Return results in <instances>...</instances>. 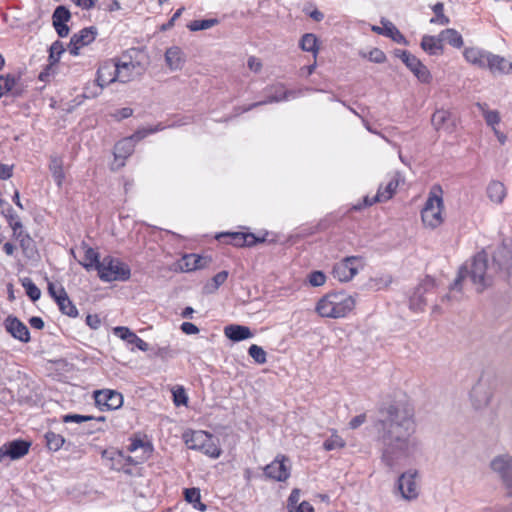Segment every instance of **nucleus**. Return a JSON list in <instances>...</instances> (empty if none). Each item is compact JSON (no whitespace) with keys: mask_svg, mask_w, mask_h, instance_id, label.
Listing matches in <instances>:
<instances>
[{"mask_svg":"<svg viewBox=\"0 0 512 512\" xmlns=\"http://www.w3.org/2000/svg\"><path fill=\"white\" fill-rule=\"evenodd\" d=\"M307 281L313 287H320L325 284L326 275L321 270H314L307 275Z\"/></svg>","mask_w":512,"mask_h":512,"instance_id":"nucleus-45","label":"nucleus"},{"mask_svg":"<svg viewBox=\"0 0 512 512\" xmlns=\"http://www.w3.org/2000/svg\"><path fill=\"white\" fill-rule=\"evenodd\" d=\"M113 333L122 340L132 343L133 338L136 336L128 327L118 326L113 329Z\"/></svg>","mask_w":512,"mask_h":512,"instance_id":"nucleus-47","label":"nucleus"},{"mask_svg":"<svg viewBox=\"0 0 512 512\" xmlns=\"http://www.w3.org/2000/svg\"><path fill=\"white\" fill-rule=\"evenodd\" d=\"M418 475L417 470H408L402 473L397 481L398 489L402 497L406 500H412L418 497V489L415 478Z\"/></svg>","mask_w":512,"mask_h":512,"instance_id":"nucleus-12","label":"nucleus"},{"mask_svg":"<svg viewBox=\"0 0 512 512\" xmlns=\"http://www.w3.org/2000/svg\"><path fill=\"white\" fill-rule=\"evenodd\" d=\"M161 125H157L154 128H142L136 131L130 138H125L119 141L114 147V157L117 161L121 160L118 163L117 167H122L124 165V160L127 159L134 151V143L133 141H140L151 133L162 130Z\"/></svg>","mask_w":512,"mask_h":512,"instance_id":"nucleus-8","label":"nucleus"},{"mask_svg":"<svg viewBox=\"0 0 512 512\" xmlns=\"http://www.w3.org/2000/svg\"><path fill=\"white\" fill-rule=\"evenodd\" d=\"M22 285L26 289L27 295L31 298V300L36 301L41 296L40 289L32 282L30 278L22 279Z\"/></svg>","mask_w":512,"mask_h":512,"instance_id":"nucleus-44","label":"nucleus"},{"mask_svg":"<svg viewBox=\"0 0 512 512\" xmlns=\"http://www.w3.org/2000/svg\"><path fill=\"white\" fill-rule=\"evenodd\" d=\"M183 439L189 449L199 450L213 458L220 456L218 440L205 431H187L183 434Z\"/></svg>","mask_w":512,"mask_h":512,"instance_id":"nucleus-5","label":"nucleus"},{"mask_svg":"<svg viewBox=\"0 0 512 512\" xmlns=\"http://www.w3.org/2000/svg\"><path fill=\"white\" fill-rule=\"evenodd\" d=\"M398 180L396 178L391 179L388 184L383 189L382 186L378 188L376 195L374 196V201H387L392 198L395 193L396 188L398 187Z\"/></svg>","mask_w":512,"mask_h":512,"instance_id":"nucleus-37","label":"nucleus"},{"mask_svg":"<svg viewBox=\"0 0 512 512\" xmlns=\"http://www.w3.org/2000/svg\"><path fill=\"white\" fill-rule=\"evenodd\" d=\"M60 295L62 296H59L58 301L56 302L59 306L60 311L69 317H76L78 315V310L76 309L72 301L69 299L64 289L60 290Z\"/></svg>","mask_w":512,"mask_h":512,"instance_id":"nucleus-35","label":"nucleus"},{"mask_svg":"<svg viewBox=\"0 0 512 512\" xmlns=\"http://www.w3.org/2000/svg\"><path fill=\"white\" fill-rule=\"evenodd\" d=\"M228 277V273L226 271H221L216 274L212 281L214 283V288L217 289L220 285H222Z\"/></svg>","mask_w":512,"mask_h":512,"instance_id":"nucleus-62","label":"nucleus"},{"mask_svg":"<svg viewBox=\"0 0 512 512\" xmlns=\"http://www.w3.org/2000/svg\"><path fill=\"white\" fill-rule=\"evenodd\" d=\"M172 393H173V400H174V403L176 406L187 404L188 398H187L184 388L177 387V388L173 389Z\"/></svg>","mask_w":512,"mask_h":512,"instance_id":"nucleus-48","label":"nucleus"},{"mask_svg":"<svg viewBox=\"0 0 512 512\" xmlns=\"http://www.w3.org/2000/svg\"><path fill=\"white\" fill-rule=\"evenodd\" d=\"M181 330L185 334H188V335H193V334H198L199 333V328L196 325H194L193 323H190V322H184L181 325Z\"/></svg>","mask_w":512,"mask_h":512,"instance_id":"nucleus-60","label":"nucleus"},{"mask_svg":"<svg viewBox=\"0 0 512 512\" xmlns=\"http://www.w3.org/2000/svg\"><path fill=\"white\" fill-rule=\"evenodd\" d=\"M102 457L110 458L111 460H117L118 462H121L124 459V454L120 451L109 452L107 450H104L102 452Z\"/></svg>","mask_w":512,"mask_h":512,"instance_id":"nucleus-61","label":"nucleus"},{"mask_svg":"<svg viewBox=\"0 0 512 512\" xmlns=\"http://www.w3.org/2000/svg\"><path fill=\"white\" fill-rule=\"evenodd\" d=\"M30 443L24 440H14L1 447V453L11 459H18L26 455L29 451Z\"/></svg>","mask_w":512,"mask_h":512,"instance_id":"nucleus-25","label":"nucleus"},{"mask_svg":"<svg viewBox=\"0 0 512 512\" xmlns=\"http://www.w3.org/2000/svg\"><path fill=\"white\" fill-rule=\"evenodd\" d=\"M94 399L101 410H116L123 405L122 394L114 390H97L94 392Z\"/></svg>","mask_w":512,"mask_h":512,"instance_id":"nucleus-11","label":"nucleus"},{"mask_svg":"<svg viewBox=\"0 0 512 512\" xmlns=\"http://www.w3.org/2000/svg\"><path fill=\"white\" fill-rule=\"evenodd\" d=\"M493 261L508 279H512V239L502 242L493 255Z\"/></svg>","mask_w":512,"mask_h":512,"instance_id":"nucleus-9","label":"nucleus"},{"mask_svg":"<svg viewBox=\"0 0 512 512\" xmlns=\"http://www.w3.org/2000/svg\"><path fill=\"white\" fill-rule=\"evenodd\" d=\"M490 54L491 52L477 47L466 48L463 52L464 58L467 62L482 69L487 67V59L490 57Z\"/></svg>","mask_w":512,"mask_h":512,"instance_id":"nucleus-24","label":"nucleus"},{"mask_svg":"<svg viewBox=\"0 0 512 512\" xmlns=\"http://www.w3.org/2000/svg\"><path fill=\"white\" fill-rule=\"evenodd\" d=\"M14 85H15L14 78H12L10 76H7V77L0 76V90H4V91L8 92V91L12 90Z\"/></svg>","mask_w":512,"mask_h":512,"instance_id":"nucleus-56","label":"nucleus"},{"mask_svg":"<svg viewBox=\"0 0 512 512\" xmlns=\"http://www.w3.org/2000/svg\"><path fill=\"white\" fill-rule=\"evenodd\" d=\"M431 123L437 131L452 133L456 128V118L445 109L436 110L432 115Z\"/></svg>","mask_w":512,"mask_h":512,"instance_id":"nucleus-16","label":"nucleus"},{"mask_svg":"<svg viewBox=\"0 0 512 512\" xmlns=\"http://www.w3.org/2000/svg\"><path fill=\"white\" fill-rule=\"evenodd\" d=\"M487 60L488 65L486 68H488L492 73H512V63L508 62L504 57L491 53Z\"/></svg>","mask_w":512,"mask_h":512,"instance_id":"nucleus-29","label":"nucleus"},{"mask_svg":"<svg viewBox=\"0 0 512 512\" xmlns=\"http://www.w3.org/2000/svg\"><path fill=\"white\" fill-rule=\"evenodd\" d=\"M368 58L371 62L380 64L385 62L386 55L382 50L374 48L369 52Z\"/></svg>","mask_w":512,"mask_h":512,"instance_id":"nucleus-53","label":"nucleus"},{"mask_svg":"<svg viewBox=\"0 0 512 512\" xmlns=\"http://www.w3.org/2000/svg\"><path fill=\"white\" fill-rule=\"evenodd\" d=\"M143 58L144 54L137 49H131L116 58L120 83H128L143 75L147 68Z\"/></svg>","mask_w":512,"mask_h":512,"instance_id":"nucleus-4","label":"nucleus"},{"mask_svg":"<svg viewBox=\"0 0 512 512\" xmlns=\"http://www.w3.org/2000/svg\"><path fill=\"white\" fill-rule=\"evenodd\" d=\"M296 93L292 90H283L279 89L275 92V94L269 96L268 102H281L284 100H288L290 97H295ZM267 103L266 100L258 101V106Z\"/></svg>","mask_w":512,"mask_h":512,"instance_id":"nucleus-43","label":"nucleus"},{"mask_svg":"<svg viewBox=\"0 0 512 512\" xmlns=\"http://www.w3.org/2000/svg\"><path fill=\"white\" fill-rule=\"evenodd\" d=\"M47 446L50 450L57 451L59 450L65 440L61 435L55 434L53 432H49L46 434Z\"/></svg>","mask_w":512,"mask_h":512,"instance_id":"nucleus-46","label":"nucleus"},{"mask_svg":"<svg viewBox=\"0 0 512 512\" xmlns=\"http://www.w3.org/2000/svg\"><path fill=\"white\" fill-rule=\"evenodd\" d=\"M484 119L488 126L494 128V126L500 122L499 112L496 110L486 111L484 113Z\"/></svg>","mask_w":512,"mask_h":512,"instance_id":"nucleus-52","label":"nucleus"},{"mask_svg":"<svg viewBox=\"0 0 512 512\" xmlns=\"http://www.w3.org/2000/svg\"><path fill=\"white\" fill-rule=\"evenodd\" d=\"M86 323L92 329H97L100 326V319L97 315H88L86 317Z\"/></svg>","mask_w":512,"mask_h":512,"instance_id":"nucleus-63","label":"nucleus"},{"mask_svg":"<svg viewBox=\"0 0 512 512\" xmlns=\"http://www.w3.org/2000/svg\"><path fill=\"white\" fill-rule=\"evenodd\" d=\"M487 270L488 256L484 251L479 252L472 258L470 265L464 264L459 268L457 277L450 288L461 290L462 281L469 277L477 293H482L493 284V278Z\"/></svg>","mask_w":512,"mask_h":512,"instance_id":"nucleus-2","label":"nucleus"},{"mask_svg":"<svg viewBox=\"0 0 512 512\" xmlns=\"http://www.w3.org/2000/svg\"><path fill=\"white\" fill-rule=\"evenodd\" d=\"M440 37L442 41H447L449 45L455 48H460L463 46V38L461 34L452 28L445 29L440 32Z\"/></svg>","mask_w":512,"mask_h":512,"instance_id":"nucleus-38","label":"nucleus"},{"mask_svg":"<svg viewBox=\"0 0 512 512\" xmlns=\"http://www.w3.org/2000/svg\"><path fill=\"white\" fill-rule=\"evenodd\" d=\"M64 52V46L60 41H56L50 47V59L53 62H57L59 60L60 55Z\"/></svg>","mask_w":512,"mask_h":512,"instance_id":"nucleus-51","label":"nucleus"},{"mask_svg":"<svg viewBox=\"0 0 512 512\" xmlns=\"http://www.w3.org/2000/svg\"><path fill=\"white\" fill-rule=\"evenodd\" d=\"M288 458L282 456L281 459L277 457L273 462L264 467V476L274 481H285L290 476V469L286 465Z\"/></svg>","mask_w":512,"mask_h":512,"instance_id":"nucleus-15","label":"nucleus"},{"mask_svg":"<svg viewBox=\"0 0 512 512\" xmlns=\"http://www.w3.org/2000/svg\"><path fill=\"white\" fill-rule=\"evenodd\" d=\"M489 468L506 489V495L512 498V456L509 453L494 456L489 463Z\"/></svg>","mask_w":512,"mask_h":512,"instance_id":"nucleus-7","label":"nucleus"},{"mask_svg":"<svg viewBox=\"0 0 512 512\" xmlns=\"http://www.w3.org/2000/svg\"><path fill=\"white\" fill-rule=\"evenodd\" d=\"M355 307V300L344 291H334L325 294L316 304V312L321 317L343 318Z\"/></svg>","mask_w":512,"mask_h":512,"instance_id":"nucleus-3","label":"nucleus"},{"mask_svg":"<svg viewBox=\"0 0 512 512\" xmlns=\"http://www.w3.org/2000/svg\"><path fill=\"white\" fill-rule=\"evenodd\" d=\"M278 241V234L269 231H258V245L261 243L273 244Z\"/></svg>","mask_w":512,"mask_h":512,"instance_id":"nucleus-49","label":"nucleus"},{"mask_svg":"<svg viewBox=\"0 0 512 512\" xmlns=\"http://www.w3.org/2000/svg\"><path fill=\"white\" fill-rule=\"evenodd\" d=\"M366 421V414H360L353 417L349 422V427L351 429H357Z\"/></svg>","mask_w":512,"mask_h":512,"instance_id":"nucleus-59","label":"nucleus"},{"mask_svg":"<svg viewBox=\"0 0 512 512\" xmlns=\"http://www.w3.org/2000/svg\"><path fill=\"white\" fill-rule=\"evenodd\" d=\"M218 22L219 21L216 18L194 20L187 25V28L192 32H196V31H200V30H207V29H210L213 26L217 25Z\"/></svg>","mask_w":512,"mask_h":512,"instance_id":"nucleus-42","label":"nucleus"},{"mask_svg":"<svg viewBox=\"0 0 512 512\" xmlns=\"http://www.w3.org/2000/svg\"><path fill=\"white\" fill-rule=\"evenodd\" d=\"M166 66L171 71H180L186 62L183 50L178 46L168 48L164 54Z\"/></svg>","mask_w":512,"mask_h":512,"instance_id":"nucleus-21","label":"nucleus"},{"mask_svg":"<svg viewBox=\"0 0 512 512\" xmlns=\"http://www.w3.org/2000/svg\"><path fill=\"white\" fill-rule=\"evenodd\" d=\"M92 417L91 416H82V415H78V414H73V415H65L63 417V421L65 423L67 422H83V421H88V420H91Z\"/></svg>","mask_w":512,"mask_h":512,"instance_id":"nucleus-57","label":"nucleus"},{"mask_svg":"<svg viewBox=\"0 0 512 512\" xmlns=\"http://www.w3.org/2000/svg\"><path fill=\"white\" fill-rule=\"evenodd\" d=\"M413 416V409L405 401H393L379 408L375 441L382 464L390 470L421 451Z\"/></svg>","mask_w":512,"mask_h":512,"instance_id":"nucleus-1","label":"nucleus"},{"mask_svg":"<svg viewBox=\"0 0 512 512\" xmlns=\"http://www.w3.org/2000/svg\"><path fill=\"white\" fill-rule=\"evenodd\" d=\"M381 24V27L376 25L372 26V31L379 35H384L398 44H408V41L406 40L405 36L392 22L385 18H382Z\"/></svg>","mask_w":512,"mask_h":512,"instance_id":"nucleus-18","label":"nucleus"},{"mask_svg":"<svg viewBox=\"0 0 512 512\" xmlns=\"http://www.w3.org/2000/svg\"><path fill=\"white\" fill-rule=\"evenodd\" d=\"M117 71L116 59L103 62L97 70V85L103 89L112 83L119 82V74Z\"/></svg>","mask_w":512,"mask_h":512,"instance_id":"nucleus-13","label":"nucleus"},{"mask_svg":"<svg viewBox=\"0 0 512 512\" xmlns=\"http://www.w3.org/2000/svg\"><path fill=\"white\" fill-rule=\"evenodd\" d=\"M222 237H229L231 239L230 243L238 247L253 246L256 244V235L253 233L227 232L217 235L218 239Z\"/></svg>","mask_w":512,"mask_h":512,"instance_id":"nucleus-28","label":"nucleus"},{"mask_svg":"<svg viewBox=\"0 0 512 512\" xmlns=\"http://www.w3.org/2000/svg\"><path fill=\"white\" fill-rule=\"evenodd\" d=\"M83 250H84V258L82 261H80V263L86 268V269H90V268H96V265H98V263H100L99 261V254L92 248L86 246V245H83Z\"/></svg>","mask_w":512,"mask_h":512,"instance_id":"nucleus-40","label":"nucleus"},{"mask_svg":"<svg viewBox=\"0 0 512 512\" xmlns=\"http://www.w3.org/2000/svg\"><path fill=\"white\" fill-rule=\"evenodd\" d=\"M487 196L494 203H502L503 199L506 196V190L504 185L499 181L490 182L487 187Z\"/></svg>","mask_w":512,"mask_h":512,"instance_id":"nucleus-34","label":"nucleus"},{"mask_svg":"<svg viewBox=\"0 0 512 512\" xmlns=\"http://www.w3.org/2000/svg\"><path fill=\"white\" fill-rule=\"evenodd\" d=\"M49 170L57 184L58 187H61L64 179L65 173L63 170V160L61 157L57 155H53L50 157Z\"/></svg>","mask_w":512,"mask_h":512,"instance_id":"nucleus-33","label":"nucleus"},{"mask_svg":"<svg viewBox=\"0 0 512 512\" xmlns=\"http://www.w3.org/2000/svg\"><path fill=\"white\" fill-rule=\"evenodd\" d=\"M99 277L107 282L128 280L130 278L129 267L119 259L107 256L96 265Z\"/></svg>","mask_w":512,"mask_h":512,"instance_id":"nucleus-6","label":"nucleus"},{"mask_svg":"<svg viewBox=\"0 0 512 512\" xmlns=\"http://www.w3.org/2000/svg\"><path fill=\"white\" fill-rule=\"evenodd\" d=\"M130 452L129 456H124V459L130 465H138L148 460L152 454V446L140 439L132 440L128 447Z\"/></svg>","mask_w":512,"mask_h":512,"instance_id":"nucleus-10","label":"nucleus"},{"mask_svg":"<svg viewBox=\"0 0 512 512\" xmlns=\"http://www.w3.org/2000/svg\"><path fill=\"white\" fill-rule=\"evenodd\" d=\"M70 19V12L64 6H59L53 13V25L60 37H65L69 33V28L65 24Z\"/></svg>","mask_w":512,"mask_h":512,"instance_id":"nucleus-26","label":"nucleus"},{"mask_svg":"<svg viewBox=\"0 0 512 512\" xmlns=\"http://www.w3.org/2000/svg\"><path fill=\"white\" fill-rule=\"evenodd\" d=\"M300 47L306 52H311L314 56L318 52V39L313 33H306L301 37Z\"/></svg>","mask_w":512,"mask_h":512,"instance_id":"nucleus-39","label":"nucleus"},{"mask_svg":"<svg viewBox=\"0 0 512 512\" xmlns=\"http://www.w3.org/2000/svg\"><path fill=\"white\" fill-rule=\"evenodd\" d=\"M356 260H358V257L348 256L334 264L332 269L333 277L340 282L350 281L358 273L357 268L354 266Z\"/></svg>","mask_w":512,"mask_h":512,"instance_id":"nucleus-14","label":"nucleus"},{"mask_svg":"<svg viewBox=\"0 0 512 512\" xmlns=\"http://www.w3.org/2000/svg\"><path fill=\"white\" fill-rule=\"evenodd\" d=\"M406 67L414 74V76L422 83H429L431 80V74L428 68L415 56L413 55L407 63Z\"/></svg>","mask_w":512,"mask_h":512,"instance_id":"nucleus-27","label":"nucleus"},{"mask_svg":"<svg viewBox=\"0 0 512 512\" xmlns=\"http://www.w3.org/2000/svg\"><path fill=\"white\" fill-rule=\"evenodd\" d=\"M421 218L425 225L436 228L442 223L441 209L429 212H421Z\"/></svg>","mask_w":512,"mask_h":512,"instance_id":"nucleus-41","label":"nucleus"},{"mask_svg":"<svg viewBox=\"0 0 512 512\" xmlns=\"http://www.w3.org/2000/svg\"><path fill=\"white\" fill-rule=\"evenodd\" d=\"M6 330L16 339L27 343L30 341V333L27 326L16 317L9 316L5 320Z\"/></svg>","mask_w":512,"mask_h":512,"instance_id":"nucleus-22","label":"nucleus"},{"mask_svg":"<svg viewBox=\"0 0 512 512\" xmlns=\"http://www.w3.org/2000/svg\"><path fill=\"white\" fill-rule=\"evenodd\" d=\"M420 46L429 55H438L443 52V44L440 34L437 37L424 35L422 37Z\"/></svg>","mask_w":512,"mask_h":512,"instance_id":"nucleus-31","label":"nucleus"},{"mask_svg":"<svg viewBox=\"0 0 512 512\" xmlns=\"http://www.w3.org/2000/svg\"><path fill=\"white\" fill-rule=\"evenodd\" d=\"M210 261V258L207 257H202L197 254H187L184 255L178 263V269L181 272H191L208 266Z\"/></svg>","mask_w":512,"mask_h":512,"instance_id":"nucleus-20","label":"nucleus"},{"mask_svg":"<svg viewBox=\"0 0 512 512\" xmlns=\"http://www.w3.org/2000/svg\"><path fill=\"white\" fill-rule=\"evenodd\" d=\"M435 191L442 193L440 186H434L421 212H429L442 208L443 199L440 195L436 194Z\"/></svg>","mask_w":512,"mask_h":512,"instance_id":"nucleus-36","label":"nucleus"},{"mask_svg":"<svg viewBox=\"0 0 512 512\" xmlns=\"http://www.w3.org/2000/svg\"><path fill=\"white\" fill-rule=\"evenodd\" d=\"M491 396L492 393L490 389L483 383V377H481L470 392L473 406L476 409L487 406L490 402Z\"/></svg>","mask_w":512,"mask_h":512,"instance_id":"nucleus-19","label":"nucleus"},{"mask_svg":"<svg viewBox=\"0 0 512 512\" xmlns=\"http://www.w3.org/2000/svg\"><path fill=\"white\" fill-rule=\"evenodd\" d=\"M185 499L189 503L199 502L200 499V491L197 488H190L185 490Z\"/></svg>","mask_w":512,"mask_h":512,"instance_id":"nucleus-55","label":"nucleus"},{"mask_svg":"<svg viewBox=\"0 0 512 512\" xmlns=\"http://www.w3.org/2000/svg\"><path fill=\"white\" fill-rule=\"evenodd\" d=\"M224 335L234 342L253 337V332L246 326L231 324L224 328Z\"/></svg>","mask_w":512,"mask_h":512,"instance_id":"nucleus-30","label":"nucleus"},{"mask_svg":"<svg viewBox=\"0 0 512 512\" xmlns=\"http://www.w3.org/2000/svg\"><path fill=\"white\" fill-rule=\"evenodd\" d=\"M288 512H314V508L309 502L303 501Z\"/></svg>","mask_w":512,"mask_h":512,"instance_id":"nucleus-58","label":"nucleus"},{"mask_svg":"<svg viewBox=\"0 0 512 512\" xmlns=\"http://www.w3.org/2000/svg\"><path fill=\"white\" fill-rule=\"evenodd\" d=\"M29 324L33 328L38 329V330H41L44 327V321L40 317H36V316L31 317L29 319Z\"/></svg>","mask_w":512,"mask_h":512,"instance_id":"nucleus-64","label":"nucleus"},{"mask_svg":"<svg viewBox=\"0 0 512 512\" xmlns=\"http://www.w3.org/2000/svg\"><path fill=\"white\" fill-rule=\"evenodd\" d=\"M344 445H345V443L342 440V438H340L339 436H334V437H331V438L325 440L323 447L325 448V450L331 451V450H334L337 448H341Z\"/></svg>","mask_w":512,"mask_h":512,"instance_id":"nucleus-50","label":"nucleus"},{"mask_svg":"<svg viewBox=\"0 0 512 512\" xmlns=\"http://www.w3.org/2000/svg\"><path fill=\"white\" fill-rule=\"evenodd\" d=\"M434 285V279L427 277L424 282L415 289L412 296L410 297V308L416 311L422 310L426 305V300L424 299L423 295L429 288H433Z\"/></svg>","mask_w":512,"mask_h":512,"instance_id":"nucleus-23","label":"nucleus"},{"mask_svg":"<svg viewBox=\"0 0 512 512\" xmlns=\"http://www.w3.org/2000/svg\"><path fill=\"white\" fill-rule=\"evenodd\" d=\"M96 31L93 28H84L79 33L74 34L70 40L68 49L69 52L77 56L79 50L92 43L95 39Z\"/></svg>","mask_w":512,"mask_h":512,"instance_id":"nucleus-17","label":"nucleus"},{"mask_svg":"<svg viewBox=\"0 0 512 512\" xmlns=\"http://www.w3.org/2000/svg\"><path fill=\"white\" fill-rule=\"evenodd\" d=\"M299 499H300V490L295 488L291 491V493L288 497V501H287L288 511L290 509H294L295 506L298 505Z\"/></svg>","mask_w":512,"mask_h":512,"instance_id":"nucleus-54","label":"nucleus"},{"mask_svg":"<svg viewBox=\"0 0 512 512\" xmlns=\"http://www.w3.org/2000/svg\"><path fill=\"white\" fill-rule=\"evenodd\" d=\"M17 239L19 240L20 247L26 258L34 260L38 257L35 241L28 234L19 231Z\"/></svg>","mask_w":512,"mask_h":512,"instance_id":"nucleus-32","label":"nucleus"}]
</instances>
